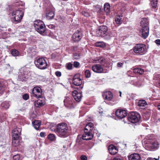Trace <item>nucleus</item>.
I'll return each mask as SVG.
<instances>
[{"label":"nucleus","instance_id":"obj_54","mask_svg":"<svg viewBox=\"0 0 160 160\" xmlns=\"http://www.w3.org/2000/svg\"><path fill=\"white\" fill-rule=\"evenodd\" d=\"M158 109L160 110V103L158 104L157 106Z\"/></svg>","mask_w":160,"mask_h":160},{"label":"nucleus","instance_id":"obj_43","mask_svg":"<svg viewBox=\"0 0 160 160\" xmlns=\"http://www.w3.org/2000/svg\"><path fill=\"white\" fill-rule=\"evenodd\" d=\"M73 65L74 67L75 68H78L80 65V63L77 61H75L74 62Z\"/></svg>","mask_w":160,"mask_h":160},{"label":"nucleus","instance_id":"obj_8","mask_svg":"<svg viewBox=\"0 0 160 160\" xmlns=\"http://www.w3.org/2000/svg\"><path fill=\"white\" fill-rule=\"evenodd\" d=\"M146 45L143 44H138L134 47L133 51L136 53L142 54L146 52Z\"/></svg>","mask_w":160,"mask_h":160},{"label":"nucleus","instance_id":"obj_57","mask_svg":"<svg viewBox=\"0 0 160 160\" xmlns=\"http://www.w3.org/2000/svg\"><path fill=\"white\" fill-rule=\"evenodd\" d=\"M103 61H104V60L103 59H102V60L101 61H100V63H102L101 62H103Z\"/></svg>","mask_w":160,"mask_h":160},{"label":"nucleus","instance_id":"obj_7","mask_svg":"<svg viewBox=\"0 0 160 160\" xmlns=\"http://www.w3.org/2000/svg\"><path fill=\"white\" fill-rule=\"evenodd\" d=\"M35 63L36 67L39 69H44L47 68V63L44 58H39L35 61Z\"/></svg>","mask_w":160,"mask_h":160},{"label":"nucleus","instance_id":"obj_37","mask_svg":"<svg viewBox=\"0 0 160 160\" xmlns=\"http://www.w3.org/2000/svg\"><path fill=\"white\" fill-rule=\"evenodd\" d=\"M120 18V16H118L115 18V21L116 23L119 24L122 23L121 18Z\"/></svg>","mask_w":160,"mask_h":160},{"label":"nucleus","instance_id":"obj_30","mask_svg":"<svg viewBox=\"0 0 160 160\" xmlns=\"http://www.w3.org/2000/svg\"><path fill=\"white\" fill-rule=\"evenodd\" d=\"M147 105L146 101L143 100H139L138 102V106L139 107H145Z\"/></svg>","mask_w":160,"mask_h":160},{"label":"nucleus","instance_id":"obj_1","mask_svg":"<svg viewBox=\"0 0 160 160\" xmlns=\"http://www.w3.org/2000/svg\"><path fill=\"white\" fill-rule=\"evenodd\" d=\"M54 131L58 137L62 138L67 137L69 135L67 124L64 122L58 124L54 129Z\"/></svg>","mask_w":160,"mask_h":160},{"label":"nucleus","instance_id":"obj_50","mask_svg":"<svg viewBox=\"0 0 160 160\" xmlns=\"http://www.w3.org/2000/svg\"><path fill=\"white\" fill-rule=\"evenodd\" d=\"M48 27L49 28L51 29H53L55 28V26L54 25L52 24L49 25Z\"/></svg>","mask_w":160,"mask_h":160},{"label":"nucleus","instance_id":"obj_44","mask_svg":"<svg viewBox=\"0 0 160 160\" xmlns=\"http://www.w3.org/2000/svg\"><path fill=\"white\" fill-rule=\"evenodd\" d=\"M80 158L81 160H87V159L86 156L84 155H81Z\"/></svg>","mask_w":160,"mask_h":160},{"label":"nucleus","instance_id":"obj_60","mask_svg":"<svg viewBox=\"0 0 160 160\" xmlns=\"http://www.w3.org/2000/svg\"><path fill=\"white\" fill-rule=\"evenodd\" d=\"M159 157H158V160L159 159Z\"/></svg>","mask_w":160,"mask_h":160},{"label":"nucleus","instance_id":"obj_23","mask_svg":"<svg viewBox=\"0 0 160 160\" xmlns=\"http://www.w3.org/2000/svg\"><path fill=\"white\" fill-rule=\"evenodd\" d=\"M129 160H140V156L139 154L136 153L132 154L128 156Z\"/></svg>","mask_w":160,"mask_h":160},{"label":"nucleus","instance_id":"obj_45","mask_svg":"<svg viewBox=\"0 0 160 160\" xmlns=\"http://www.w3.org/2000/svg\"><path fill=\"white\" fill-rule=\"evenodd\" d=\"M55 73L56 75L58 77H60L61 76V73L60 71H57Z\"/></svg>","mask_w":160,"mask_h":160},{"label":"nucleus","instance_id":"obj_11","mask_svg":"<svg viewBox=\"0 0 160 160\" xmlns=\"http://www.w3.org/2000/svg\"><path fill=\"white\" fill-rule=\"evenodd\" d=\"M32 93L33 96L37 98H39L42 97V91L41 88L38 87H34L32 90Z\"/></svg>","mask_w":160,"mask_h":160},{"label":"nucleus","instance_id":"obj_59","mask_svg":"<svg viewBox=\"0 0 160 160\" xmlns=\"http://www.w3.org/2000/svg\"><path fill=\"white\" fill-rule=\"evenodd\" d=\"M88 138V137H86V138Z\"/></svg>","mask_w":160,"mask_h":160},{"label":"nucleus","instance_id":"obj_42","mask_svg":"<svg viewBox=\"0 0 160 160\" xmlns=\"http://www.w3.org/2000/svg\"><path fill=\"white\" fill-rule=\"evenodd\" d=\"M81 13L82 15L86 17H88L90 16L89 13L88 12L84 11H82Z\"/></svg>","mask_w":160,"mask_h":160},{"label":"nucleus","instance_id":"obj_25","mask_svg":"<svg viewBox=\"0 0 160 160\" xmlns=\"http://www.w3.org/2000/svg\"><path fill=\"white\" fill-rule=\"evenodd\" d=\"M54 12L53 11H49L46 13V18L48 20H51L54 18Z\"/></svg>","mask_w":160,"mask_h":160},{"label":"nucleus","instance_id":"obj_5","mask_svg":"<svg viewBox=\"0 0 160 160\" xmlns=\"http://www.w3.org/2000/svg\"><path fill=\"white\" fill-rule=\"evenodd\" d=\"M24 12L20 10L13 11L12 12V16L14 22H20L24 16Z\"/></svg>","mask_w":160,"mask_h":160},{"label":"nucleus","instance_id":"obj_27","mask_svg":"<svg viewBox=\"0 0 160 160\" xmlns=\"http://www.w3.org/2000/svg\"><path fill=\"white\" fill-rule=\"evenodd\" d=\"M95 46L97 47L104 48L106 46L105 43L102 42H98L95 44Z\"/></svg>","mask_w":160,"mask_h":160},{"label":"nucleus","instance_id":"obj_20","mask_svg":"<svg viewBox=\"0 0 160 160\" xmlns=\"http://www.w3.org/2000/svg\"><path fill=\"white\" fill-rule=\"evenodd\" d=\"M102 97L104 99L110 101L112 98V94L110 91H107L103 92Z\"/></svg>","mask_w":160,"mask_h":160},{"label":"nucleus","instance_id":"obj_39","mask_svg":"<svg viewBox=\"0 0 160 160\" xmlns=\"http://www.w3.org/2000/svg\"><path fill=\"white\" fill-rule=\"evenodd\" d=\"M72 64L71 63H68L67 64L66 68L68 70H70L72 69Z\"/></svg>","mask_w":160,"mask_h":160},{"label":"nucleus","instance_id":"obj_4","mask_svg":"<svg viewBox=\"0 0 160 160\" xmlns=\"http://www.w3.org/2000/svg\"><path fill=\"white\" fill-rule=\"evenodd\" d=\"M127 118L130 122L134 123L138 122L140 121V117L138 113L132 112L128 113Z\"/></svg>","mask_w":160,"mask_h":160},{"label":"nucleus","instance_id":"obj_47","mask_svg":"<svg viewBox=\"0 0 160 160\" xmlns=\"http://www.w3.org/2000/svg\"><path fill=\"white\" fill-rule=\"evenodd\" d=\"M40 135L42 137H44L45 136V133L44 132H42L40 133Z\"/></svg>","mask_w":160,"mask_h":160},{"label":"nucleus","instance_id":"obj_18","mask_svg":"<svg viewBox=\"0 0 160 160\" xmlns=\"http://www.w3.org/2000/svg\"><path fill=\"white\" fill-rule=\"evenodd\" d=\"M90 137H88L86 135V133H84L83 134L82 137H81L80 135H78L77 140V142L79 144H81L82 143V141L83 140H89L92 139L89 138Z\"/></svg>","mask_w":160,"mask_h":160},{"label":"nucleus","instance_id":"obj_10","mask_svg":"<svg viewBox=\"0 0 160 160\" xmlns=\"http://www.w3.org/2000/svg\"><path fill=\"white\" fill-rule=\"evenodd\" d=\"M82 37V31L80 30H78L73 34L72 40L74 42H77L79 41Z\"/></svg>","mask_w":160,"mask_h":160},{"label":"nucleus","instance_id":"obj_49","mask_svg":"<svg viewBox=\"0 0 160 160\" xmlns=\"http://www.w3.org/2000/svg\"><path fill=\"white\" fill-rule=\"evenodd\" d=\"M155 43L158 45H160V39H157L155 41Z\"/></svg>","mask_w":160,"mask_h":160},{"label":"nucleus","instance_id":"obj_6","mask_svg":"<svg viewBox=\"0 0 160 160\" xmlns=\"http://www.w3.org/2000/svg\"><path fill=\"white\" fill-rule=\"evenodd\" d=\"M94 124L92 122H88L86 124L84 129V133L88 137H90L89 138L92 139L93 137V134L91 132L94 128Z\"/></svg>","mask_w":160,"mask_h":160},{"label":"nucleus","instance_id":"obj_36","mask_svg":"<svg viewBox=\"0 0 160 160\" xmlns=\"http://www.w3.org/2000/svg\"><path fill=\"white\" fill-rule=\"evenodd\" d=\"M151 3L152 7L155 8L157 5V0H153Z\"/></svg>","mask_w":160,"mask_h":160},{"label":"nucleus","instance_id":"obj_9","mask_svg":"<svg viewBox=\"0 0 160 160\" xmlns=\"http://www.w3.org/2000/svg\"><path fill=\"white\" fill-rule=\"evenodd\" d=\"M108 27L103 25L99 27L96 31L97 36L99 37H104L108 35Z\"/></svg>","mask_w":160,"mask_h":160},{"label":"nucleus","instance_id":"obj_24","mask_svg":"<svg viewBox=\"0 0 160 160\" xmlns=\"http://www.w3.org/2000/svg\"><path fill=\"white\" fill-rule=\"evenodd\" d=\"M41 121L38 120H35L32 122L34 128L37 130H39V128L41 125Z\"/></svg>","mask_w":160,"mask_h":160},{"label":"nucleus","instance_id":"obj_31","mask_svg":"<svg viewBox=\"0 0 160 160\" xmlns=\"http://www.w3.org/2000/svg\"><path fill=\"white\" fill-rule=\"evenodd\" d=\"M134 72L135 73H139L140 74H142L144 71L143 69L141 68H135L133 70Z\"/></svg>","mask_w":160,"mask_h":160},{"label":"nucleus","instance_id":"obj_34","mask_svg":"<svg viewBox=\"0 0 160 160\" xmlns=\"http://www.w3.org/2000/svg\"><path fill=\"white\" fill-rule=\"evenodd\" d=\"M1 105L2 107L6 109L8 108L9 106L8 103L7 102H2Z\"/></svg>","mask_w":160,"mask_h":160},{"label":"nucleus","instance_id":"obj_40","mask_svg":"<svg viewBox=\"0 0 160 160\" xmlns=\"http://www.w3.org/2000/svg\"><path fill=\"white\" fill-rule=\"evenodd\" d=\"M20 157V155L18 154L14 155L13 157V160H19Z\"/></svg>","mask_w":160,"mask_h":160},{"label":"nucleus","instance_id":"obj_2","mask_svg":"<svg viewBox=\"0 0 160 160\" xmlns=\"http://www.w3.org/2000/svg\"><path fill=\"white\" fill-rule=\"evenodd\" d=\"M36 30L40 34L45 36L47 35V30L46 29V26L42 21L37 20L34 22V24Z\"/></svg>","mask_w":160,"mask_h":160},{"label":"nucleus","instance_id":"obj_29","mask_svg":"<svg viewBox=\"0 0 160 160\" xmlns=\"http://www.w3.org/2000/svg\"><path fill=\"white\" fill-rule=\"evenodd\" d=\"M48 138L51 141H54L56 140V136L54 134L50 133L48 136Z\"/></svg>","mask_w":160,"mask_h":160},{"label":"nucleus","instance_id":"obj_13","mask_svg":"<svg viewBox=\"0 0 160 160\" xmlns=\"http://www.w3.org/2000/svg\"><path fill=\"white\" fill-rule=\"evenodd\" d=\"M64 102L66 107L70 109L74 108V102L72 98H67L64 100Z\"/></svg>","mask_w":160,"mask_h":160},{"label":"nucleus","instance_id":"obj_12","mask_svg":"<svg viewBox=\"0 0 160 160\" xmlns=\"http://www.w3.org/2000/svg\"><path fill=\"white\" fill-rule=\"evenodd\" d=\"M128 114V112L126 111L121 109H118L115 112V115L117 118L122 119L126 117Z\"/></svg>","mask_w":160,"mask_h":160},{"label":"nucleus","instance_id":"obj_3","mask_svg":"<svg viewBox=\"0 0 160 160\" xmlns=\"http://www.w3.org/2000/svg\"><path fill=\"white\" fill-rule=\"evenodd\" d=\"M80 76L79 73H77L74 76L72 79V83L75 86L73 88L78 91L81 90L83 87L84 83L80 78Z\"/></svg>","mask_w":160,"mask_h":160},{"label":"nucleus","instance_id":"obj_35","mask_svg":"<svg viewBox=\"0 0 160 160\" xmlns=\"http://www.w3.org/2000/svg\"><path fill=\"white\" fill-rule=\"evenodd\" d=\"M85 77L87 78H89L91 76L90 71L88 70H87L84 72Z\"/></svg>","mask_w":160,"mask_h":160},{"label":"nucleus","instance_id":"obj_46","mask_svg":"<svg viewBox=\"0 0 160 160\" xmlns=\"http://www.w3.org/2000/svg\"><path fill=\"white\" fill-rule=\"evenodd\" d=\"M40 102V101H37V104L38 105V106H37V107L42 106L43 105V103L42 102Z\"/></svg>","mask_w":160,"mask_h":160},{"label":"nucleus","instance_id":"obj_26","mask_svg":"<svg viewBox=\"0 0 160 160\" xmlns=\"http://www.w3.org/2000/svg\"><path fill=\"white\" fill-rule=\"evenodd\" d=\"M12 145L14 147H18L19 144V139L12 138Z\"/></svg>","mask_w":160,"mask_h":160},{"label":"nucleus","instance_id":"obj_28","mask_svg":"<svg viewBox=\"0 0 160 160\" xmlns=\"http://www.w3.org/2000/svg\"><path fill=\"white\" fill-rule=\"evenodd\" d=\"M110 4L108 3H106L104 4V9L105 12L106 13L109 12L110 11Z\"/></svg>","mask_w":160,"mask_h":160},{"label":"nucleus","instance_id":"obj_58","mask_svg":"<svg viewBox=\"0 0 160 160\" xmlns=\"http://www.w3.org/2000/svg\"><path fill=\"white\" fill-rule=\"evenodd\" d=\"M134 94H132V95H131V97H132V96H134Z\"/></svg>","mask_w":160,"mask_h":160},{"label":"nucleus","instance_id":"obj_16","mask_svg":"<svg viewBox=\"0 0 160 160\" xmlns=\"http://www.w3.org/2000/svg\"><path fill=\"white\" fill-rule=\"evenodd\" d=\"M149 33V29L142 28L139 29V35L144 39L148 36Z\"/></svg>","mask_w":160,"mask_h":160},{"label":"nucleus","instance_id":"obj_52","mask_svg":"<svg viewBox=\"0 0 160 160\" xmlns=\"http://www.w3.org/2000/svg\"><path fill=\"white\" fill-rule=\"evenodd\" d=\"M72 47L73 49L74 50H76L77 49L78 47V46H72Z\"/></svg>","mask_w":160,"mask_h":160},{"label":"nucleus","instance_id":"obj_15","mask_svg":"<svg viewBox=\"0 0 160 160\" xmlns=\"http://www.w3.org/2000/svg\"><path fill=\"white\" fill-rule=\"evenodd\" d=\"M75 90L72 92V96L74 99L77 102H79L82 97V92L81 90L78 91Z\"/></svg>","mask_w":160,"mask_h":160},{"label":"nucleus","instance_id":"obj_53","mask_svg":"<svg viewBox=\"0 0 160 160\" xmlns=\"http://www.w3.org/2000/svg\"><path fill=\"white\" fill-rule=\"evenodd\" d=\"M113 160H122V159L119 158H113Z\"/></svg>","mask_w":160,"mask_h":160},{"label":"nucleus","instance_id":"obj_32","mask_svg":"<svg viewBox=\"0 0 160 160\" xmlns=\"http://www.w3.org/2000/svg\"><path fill=\"white\" fill-rule=\"evenodd\" d=\"M11 53L12 56L16 57L18 56L19 54V52L16 49H13L11 50Z\"/></svg>","mask_w":160,"mask_h":160},{"label":"nucleus","instance_id":"obj_14","mask_svg":"<svg viewBox=\"0 0 160 160\" xmlns=\"http://www.w3.org/2000/svg\"><path fill=\"white\" fill-rule=\"evenodd\" d=\"M21 129L16 128L13 129L12 131V138L19 139L21 136Z\"/></svg>","mask_w":160,"mask_h":160},{"label":"nucleus","instance_id":"obj_38","mask_svg":"<svg viewBox=\"0 0 160 160\" xmlns=\"http://www.w3.org/2000/svg\"><path fill=\"white\" fill-rule=\"evenodd\" d=\"M80 57V54L78 53H75L73 54V57L75 59H77Z\"/></svg>","mask_w":160,"mask_h":160},{"label":"nucleus","instance_id":"obj_41","mask_svg":"<svg viewBox=\"0 0 160 160\" xmlns=\"http://www.w3.org/2000/svg\"><path fill=\"white\" fill-rule=\"evenodd\" d=\"M29 94L27 93L24 94L22 97L23 99L25 100H27L29 98Z\"/></svg>","mask_w":160,"mask_h":160},{"label":"nucleus","instance_id":"obj_33","mask_svg":"<svg viewBox=\"0 0 160 160\" xmlns=\"http://www.w3.org/2000/svg\"><path fill=\"white\" fill-rule=\"evenodd\" d=\"M5 90V87L0 82V94H2Z\"/></svg>","mask_w":160,"mask_h":160},{"label":"nucleus","instance_id":"obj_55","mask_svg":"<svg viewBox=\"0 0 160 160\" xmlns=\"http://www.w3.org/2000/svg\"><path fill=\"white\" fill-rule=\"evenodd\" d=\"M158 84H159V88H160V79H159V80Z\"/></svg>","mask_w":160,"mask_h":160},{"label":"nucleus","instance_id":"obj_22","mask_svg":"<svg viewBox=\"0 0 160 160\" xmlns=\"http://www.w3.org/2000/svg\"><path fill=\"white\" fill-rule=\"evenodd\" d=\"M141 27L143 28L149 29V22L148 20L146 18H144L142 20L140 23Z\"/></svg>","mask_w":160,"mask_h":160},{"label":"nucleus","instance_id":"obj_51","mask_svg":"<svg viewBox=\"0 0 160 160\" xmlns=\"http://www.w3.org/2000/svg\"><path fill=\"white\" fill-rule=\"evenodd\" d=\"M97 132H98V131L94 128L93 130L92 131H91V132L92 133L93 135L94 133H97Z\"/></svg>","mask_w":160,"mask_h":160},{"label":"nucleus","instance_id":"obj_21","mask_svg":"<svg viewBox=\"0 0 160 160\" xmlns=\"http://www.w3.org/2000/svg\"><path fill=\"white\" fill-rule=\"evenodd\" d=\"M108 150L111 155H114L117 153L118 150L115 146L113 145H110L108 147Z\"/></svg>","mask_w":160,"mask_h":160},{"label":"nucleus","instance_id":"obj_17","mask_svg":"<svg viewBox=\"0 0 160 160\" xmlns=\"http://www.w3.org/2000/svg\"><path fill=\"white\" fill-rule=\"evenodd\" d=\"M102 65L99 64H96L92 67V70L94 72L98 73L103 72V68Z\"/></svg>","mask_w":160,"mask_h":160},{"label":"nucleus","instance_id":"obj_48","mask_svg":"<svg viewBox=\"0 0 160 160\" xmlns=\"http://www.w3.org/2000/svg\"><path fill=\"white\" fill-rule=\"evenodd\" d=\"M123 63L121 62H118L117 64V67H122L123 65Z\"/></svg>","mask_w":160,"mask_h":160},{"label":"nucleus","instance_id":"obj_56","mask_svg":"<svg viewBox=\"0 0 160 160\" xmlns=\"http://www.w3.org/2000/svg\"><path fill=\"white\" fill-rule=\"evenodd\" d=\"M119 93H120V97H121V95H122V92L120 91H119Z\"/></svg>","mask_w":160,"mask_h":160},{"label":"nucleus","instance_id":"obj_19","mask_svg":"<svg viewBox=\"0 0 160 160\" xmlns=\"http://www.w3.org/2000/svg\"><path fill=\"white\" fill-rule=\"evenodd\" d=\"M146 147L148 150H152L158 148L159 144L158 142H154L151 143L147 144Z\"/></svg>","mask_w":160,"mask_h":160}]
</instances>
